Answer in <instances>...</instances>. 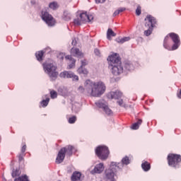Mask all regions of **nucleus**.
Wrapping results in <instances>:
<instances>
[{"instance_id":"obj_24","label":"nucleus","mask_w":181,"mask_h":181,"mask_svg":"<svg viewBox=\"0 0 181 181\" xmlns=\"http://www.w3.org/2000/svg\"><path fill=\"white\" fill-rule=\"evenodd\" d=\"M64 21H71V13L68 11H64V14L62 16Z\"/></svg>"},{"instance_id":"obj_26","label":"nucleus","mask_w":181,"mask_h":181,"mask_svg":"<svg viewBox=\"0 0 181 181\" xmlns=\"http://www.w3.org/2000/svg\"><path fill=\"white\" fill-rule=\"evenodd\" d=\"M131 40V37H124L123 38H116V42H117V43H125V42H129V40Z\"/></svg>"},{"instance_id":"obj_13","label":"nucleus","mask_w":181,"mask_h":181,"mask_svg":"<svg viewBox=\"0 0 181 181\" xmlns=\"http://www.w3.org/2000/svg\"><path fill=\"white\" fill-rule=\"evenodd\" d=\"M59 77H61V78H72L75 81H78V76L71 71H64L61 72Z\"/></svg>"},{"instance_id":"obj_34","label":"nucleus","mask_w":181,"mask_h":181,"mask_svg":"<svg viewBox=\"0 0 181 181\" xmlns=\"http://www.w3.org/2000/svg\"><path fill=\"white\" fill-rule=\"evenodd\" d=\"M12 177H18V176H21V170L16 168L13 170L11 174Z\"/></svg>"},{"instance_id":"obj_17","label":"nucleus","mask_w":181,"mask_h":181,"mask_svg":"<svg viewBox=\"0 0 181 181\" xmlns=\"http://www.w3.org/2000/svg\"><path fill=\"white\" fill-rule=\"evenodd\" d=\"M130 160H129V156H125L122 159L121 163H117V167L119 169H122L124 168V165H129Z\"/></svg>"},{"instance_id":"obj_6","label":"nucleus","mask_w":181,"mask_h":181,"mask_svg":"<svg viewBox=\"0 0 181 181\" xmlns=\"http://www.w3.org/2000/svg\"><path fill=\"white\" fill-rule=\"evenodd\" d=\"M95 153L100 160H107L110 156V149L106 146H99L95 148Z\"/></svg>"},{"instance_id":"obj_35","label":"nucleus","mask_w":181,"mask_h":181,"mask_svg":"<svg viewBox=\"0 0 181 181\" xmlns=\"http://www.w3.org/2000/svg\"><path fill=\"white\" fill-rule=\"evenodd\" d=\"M14 181H29V179H28L27 175H22L18 178H16Z\"/></svg>"},{"instance_id":"obj_46","label":"nucleus","mask_w":181,"mask_h":181,"mask_svg":"<svg viewBox=\"0 0 181 181\" xmlns=\"http://www.w3.org/2000/svg\"><path fill=\"white\" fill-rule=\"evenodd\" d=\"M106 0H95L96 4H104Z\"/></svg>"},{"instance_id":"obj_41","label":"nucleus","mask_w":181,"mask_h":181,"mask_svg":"<svg viewBox=\"0 0 181 181\" xmlns=\"http://www.w3.org/2000/svg\"><path fill=\"white\" fill-rule=\"evenodd\" d=\"M66 54L63 52H60L58 55V59L59 60H64V57H66Z\"/></svg>"},{"instance_id":"obj_38","label":"nucleus","mask_w":181,"mask_h":181,"mask_svg":"<svg viewBox=\"0 0 181 181\" xmlns=\"http://www.w3.org/2000/svg\"><path fill=\"white\" fill-rule=\"evenodd\" d=\"M25 153H21L19 155H18V162H23L24 160V158L25 156Z\"/></svg>"},{"instance_id":"obj_29","label":"nucleus","mask_w":181,"mask_h":181,"mask_svg":"<svg viewBox=\"0 0 181 181\" xmlns=\"http://www.w3.org/2000/svg\"><path fill=\"white\" fill-rule=\"evenodd\" d=\"M142 124V119H139L136 123H134L132 126V129H139V125Z\"/></svg>"},{"instance_id":"obj_4","label":"nucleus","mask_w":181,"mask_h":181,"mask_svg":"<svg viewBox=\"0 0 181 181\" xmlns=\"http://www.w3.org/2000/svg\"><path fill=\"white\" fill-rule=\"evenodd\" d=\"M119 170L117 166V162H111L110 168L105 171V178L107 181H117L115 180V175L117 171Z\"/></svg>"},{"instance_id":"obj_2","label":"nucleus","mask_w":181,"mask_h":181,"mask_svg":"<svg viewBox=\"0 0 181 181\" xmlns=\"http://www.w3.org/2000/svg\"><path fill=\"white\" fill-rule=\"evenodd\" d=\"M76 151V148L71 145L66 146L65 147L62 148L57 156L56 163L60 164L62 163L63 160H64V158H66V155L67 156H71L73 155V152Z\"/></svg>"},{"instance_id":"obj_40","label":"nucleus","mask_w":181,"mask_h":181,"mask_svg":"<svg viewBox=\"0 0 181 181\" xmlns=\"http://www.w3.org/2000/svg\"><path fill=\"white\" fill-rule=\"evenodd\" d=\"M117 103L120 107H124V108H127V105L124 104V100H119L117 101Z\"/></svg>"},{"instance_id":"obj_23","label":"nucleus","mask_w":181,"mask_h":181,"mask_svg":"<svg viewBox=\"0 0 181 181\" xmlns=\"http://www.w3.org/2000/svg\"><path fill=\"white\" fill-rule=\"evenodd\" d=\"M124 69L127 71H131L134 70V69H135V67L134 66V64H132V63L128 62L124 64Z\"/></svg>"},{"instance_id":"obj_45","label":"nucleus","mask_w":181,"mask_h":181,"mask_svg":"<svg viewBox=\"0 0 181 181\" xmlns=\"http://www.w3.org/2000/svg\"><path fill=\"white\" fill-rule=\"evenodd\" d=\"M26 152V144H24L21 148V153H25Z\"/></svg>"},{"instance_id":"obj_25","label":"nucleus","mask_w":181,"mask_h":181,"mask_svg":"<svg viewBox=\"0 0 181 181\" xmlns=\"http://www.w3.org/2000/svg\"><path fill=\"white\" fill-rule=\"evenodd\" d=\"M111 36L115 37L117 36V34L112 31V29L108 28L107 32V37L108 40H111Z\"/></svg>"},{"instance_id":"obj_21","label":"nucleus","mask_w":181,"mask_h":181,"mask_svg":"<svg viewBox=\"0 0 181 181\" xmlns=\"http://www.w3.org/2000/svg\"><path fill=\"white\" fill-rule=\"evenodd\" d=\"M141 168L144 172H148V170H151V163L148 161H144L141 163Z\"/></svg>"},{"instance_id":"obj_49","label":"nucleus","mask_w":181,"mask_h":181,"mask_svg":"<svg viewBox=\"0 0 181 181\" xmlns=\"http://www.w3.org/2000/svg\"><path fill=\"white\" fill-rule=\"evenodd\" d=\"M177 95L178 98H181V89L180 90V92L178 93H177Z\"/></svg>"},{"instance_id":"obj_27","label":"nucleus","mask_w":181,"mask_h":181,"mask_svg":"<svg viewBox=\"0 0 181 181\" xmlns=\"http://www.w3.org/2000/svg\"><path fill=\"white\" fill-rule=\"evenodd\" d=\"M78 73L79 74H84V76H87L88 74V71L84 68V66H80L78 69Z\"/></svg>"},{"instance_id":"obj_42","label":"nucleus","mask_w":181,"mask_h":181,"mask_svg":"<svg viewBox=\"0 0 181 181\" xmlns=\"http://www.w3.org/2000/svg\"><path fill=\"white\" fill-rule=\"evenodd\" d=\"M141 13V6H138L136 9V14L137 15V16H139Z\"/></svg>"},{"instance_id":"obj_36","label":"nucleus","mask_w":181,"mask_h":181,"mask_svg":"<svg viewBox=\"0 0 181 181\" xmlns=\"http://www.w3.org/2000/svg\"><path fill=\"white\" fill-rule=\"evenodd\" d=\"M125 8L122 7V8H119L118 10L115 11L113 13V16H117V15H119V13H121V12H124V11H125Z\"/></svg>"},{"instance_id":"obj_30","label":"nucleus","mask_w":181,"mask_h":181,"mask_svg":"<svg viewBox=\"0 0 181 181\" xmlns=\"http://www.w3.org/2000/svg\"><path fill=\"white\" fill-rule=\"evenodd\" d=\"M168 40H169V35H167L165 37L164 42H163V46L165 49H167V50H172V48H170V47H169V45H168Z\"/></svg>"},{"instance_id":"obj_9","label":"nucleus","mask_w":181,"mask_h":181,"mask_svg":"<svg viewBox=\"0 0 181 181\" xmlns=\"http://www.w3.org/2000/svg\"><path fill=\"white\" fill-rule=\"evenodd\" d=\"M95 105L98 108H102L107 115H112V110L108 107V103L104 100H99L95 103Z\"/></svg>"},{"instance_id":"obj_37","label":"nucleus","mask_w":181,"mask_h":181,"mask_svg":"<svg viewBox=\"0 0 181 181\" xmlns=\"http://www.w3.org/2000/svg\"><path fill=\"white\" fill-rule=\"evenodd\" d=\"M76 121H77V117L73 116L71 117H69L68 122L69 124H74V122H76Z\"/></svg>"},{"instance_id":"obj_47","label":"nucleus","mask_w":181,"mask_h":181,"mask_svg":"<svg viewBox=\"0 0 181 181\" xmlns=\"http://www.w3.org/2000/svg\"><path fill=\"white\" fill-rule=\"evenodd\" d=\"M71 43H72L73 46H76L77 45V40H76V38H74L72 40V42Z\"/></svg>"},{"instance_id":"obj_48","label":"nucleus","mask_w":181,"mask_h":181,"mask_svg":"<svg viewBox=\"0 0 181 181\" xmlns=\"http://www.w3.org/2000/svg\"><path fill=\"white\" fill-rule=\"evenodd\" d=\"M94 52L96 56H100V50L98 49H95Z\"/></svg>"},{"instance_id":"obj_10","label":"nucleus","mask_w":181,"mask_h":181,"mask_svg":"<svg viewBox=\"0 0 181 181\" xmlns=\"http://www.w3.org/2000/svg\"><path fill=\"white\" fill-rule=\"evenodd\" d=\"M110 66L113 76H120V74L124 73V66H122V63L111 65Z\"/></svg>"},{"instance_id":"obj_12","label":"nucleus","mask_w":181,"mask_h":181,"mask_svg":"<svg viewBox=\"0 0 181 181\" xmlns=\"http://www.w3.org/2000/svg\"><path fill=\"white\" fill-rule=\"evenodd\" d=\"M108 62H110V66H114L115 64H121V58L119 57V54L115 53L107 58Z\"/></svg>"},{"instance_id":"obj_14","label":"nucleus","mask_w":181,"mask_h":181,"mask_svg":"<svg viewBox=\"0 0 181 181\" xmlns=\"http://www.w3.org/2000/svg\"><path fill=\"white\" fill-rule=\"evenodd\" d=\"M88 19V14L87 13H81L79 16L74 19V25H77L80 26L82 23H86Z\"/></svg>"},{"instance_id":"obj_5","label":"nucleus","mask_w":181,"mask_h":181,"mask_svg":"<svg viewBox=\"0 0 181 181\" xmlns=\"http://www.w3.org/2000/svg\"><path fill=\"white\" fill-rule=\"evenodd\" d=\"M168 166L177 169L180 168L181 156L180 154L170 153L167 157Z\"/></svg>"},{"instance_id":"obj_28","label":"nucleus","mask_w":181,"mask_h":181,"mask_svg":"<svg viewBox=\"0 0 181 181\" xmlns=\"http://www.w3.org/2000/svg\"><path fill=\"white\" fill-rule=\"evenodd\" d=\"M49 8L53 11H56V9L59 8V4L56 1L51 2L49 4Z\"/></svg>"},{"instance_id":"obj_33","label":"nucleus","mask_w":181,"mask_h":181,"mask_svg":"<svg viewBox=\"0 0 181 181\" xmlns=\"http://www.w3.org/2000/svg\"><path fill=\"white\" fill-rule=\"evenodd\" d=\"M147 30H144V36H151L152 35V32H153V28H151L150 27H146Z\"/></svg>"},{"instance_id":"obj_43","label":"nucleus","mask_w":181,"mask_h":181,"mask_svg":"<svg viewBox=\"0 0 181 181\" xmlns=\"http://www.w3.org/2000/svg\"><path fill=\"white\" fill-rule=\"evenodd\" d=\"M87 64H88V62H87V60L83 59L81 61V66L82 67H84L86 66H87Z\"/></svg>"},{"instance_id":"obj_20","label":"nucleus","mask_w":181,"mask_h":181,"mask_svg":"<svg viewBox=\"0 0 181 181\" xmlns=\"http://www.w3.org/2000/svg\"><path fill=\"white\" fill-rule=\"evenodd\" d=\"M66 60H70L71 63L69 65V69H73L74 66H76V59L74 58L71 57V55H68L65 57Z\"/></svg>"},{"instance_id":"obj_19","label":"nucleus","mask_w":181,"mask_h":181,"mask_svg":"<svg viewBox=\"0 0 181 181\" xmlns=\"http://www.w3.org/2000/svg\"><path fill=\"white\" fill-rule=\"evenodd\" d=\"M35 57L38 62H43V59H45V51L40 50L35 52Z\"/></svg>"},{"instance_id":"obj_3","label":"nucleus","mask_w":181,"mask_h":181,"mask_svg":"<svg viewBox=\"0 0 181 181\" xmlns=\"http://www.w3.org/2000/svg\"><path fill=\"white\" fill-rule=\"evenodd\" d=\"M42 67L45 73H46L52 81H54L59 76V72H57V66L52 63L45 62L42 64Z\"/></svg>"},{"instance_id":"obj_39","label":"nucleus","mask_w":181,"mask_h":181,"mask_svg":"<svg viewBox=\"0 0 181 181\" xmlns=\"http://www.w3.org/2000/svg\"><path fill=\"white\" fill-rule=\"evenodd\" d=\"M50 97L52 99L57 98V92H56L55 90H51Z\"/></svg>"},{"instance_id":"obj_18","label":"nucleus","mask_w":181,"mask_h":181,"mask_svg":"<svg viewBox=\"0 0 181 181\" xmlns=\"http://www.w3.org/2000/svg\"><path fill=\"white\" fill-rule=\"evenodd\" d=\"M71 54L75 57H83V52H81L78 48H71Z\"/></svg>"},{"instance_id":"obj_31","label":"nucleus","mask_w":181,"mask_h":181,"mask_svg":"<svg viewBox=\"0 0 181 181\" xmlns=\"http://www.w3.org/2000/svg\"><path fill=\"white\" fill-rule=\"evenodd\" d=\"M84 86H85V88H83V86H79L78 91L82 94H87V90H86L87 81H85Z\"/></svg>"},{"instance_id":"obj_1","label":"nucleus","mask_w":181,"mask_h":181,"mask_svg":"<svg viewBox=\"0 0 181 181\" xmlns=\"http://www.w3.org/2000/svg\"><path fill=\"white\" fill-rule=\"evenodd\" d=\"M105 85L101 81L93 82L86 80V93L91 97H101L105 93Z\"/></svg>"},{"instance_id":"obj_44","label":"nucleus","mask_w":181,"mask_h":181,"mask_svg":"<svg viewBox=\"0 0 181 181\" xmlns=\"http://www.w3.org/2000/svg\"><path fill=\"white\" fill-rule=\"evenodd\" d=\"M94 19V16L93 15H88L87 22H91Z\"/></svg>"},{"instance_id":"obj_32","label":"nucleus","mask_w":181,"mask_h":181,"mask_svg":"<svg viewBox=\"0 0 181 181\" xmlns=\"http://www.w3.org/2000/svg\"><path fill=\"white\" fill-rule=\"evenodd\" d=\"M49 101H50V98H47L45 100H42L40 102L41 107H42L43 108H45V107H47V105H49Z\"/></svg>"},{"instance_id":"obj_11","label":"nucleus","mask_w":181,"mask_h":181,"mask_svg":"<svg viewBox=\"0 0 181 181\" xmlns=\"http://www.w3.org/2000/svg\"><path fill=\"white\" fill-rule=\"evenodd\" d=\"M168 36L170 37L174 43L171 48V50H176V49H177L180 45V40L179 39V35H177L175 33H171L168 34Z\"/></svg>"},{"instance_id":"obj_7","label":"nucleus","mask_w":181,"mask_h":181,"mask_svg":"<svg viewBox=\"0 0 181 181\" xmlns=\"http://www.w3.org/2000/svg\"><path fill=\"white\" fill-rule=\"evenodd\" d=\"M41 15L42 21H45L48 26H54V25H56V20L49 12L42 11Z\"/></svg>"},{"instance_id":"obj_8","label":"nucleus","mask_w":181,"mask_h":181,"mask_svg":"<svg viewBox=\"0 0 181 181\" xmlns=\"http://www.w3.org/2000/svg\"><path fill=\"white\" fill-rule=\"evenodd\" d=\"M144 21L145 28H151V29H155V28L158 26V20H156V18L151 15H147L144 19Z\"/></svg>"},{"instance_id":"obj_16","label":"nucleus","mask_w":181,"mask_h":181,"mask_svg":"<svg viewBox=\"0 0 181 181\" xmlns=\"http://www.w3.org/2000/svg\"><path fill=\"white\" fill-rule=\"evenodd\" d=\"M104 163H100L95 166L94 169L91 171V173L92 175H95V173H103V172H104Z\"/></svg>"},{"instance_id":"obj_22","label":"nucleus","mask_w":181,"mask_h":181,"mask_svg":"<svg viewBox=\"0 0 181 181\" xmlns=\"http://www.w3.org/2000/svg\"><path fill=\"white\" fill-rule=\"evenodd\" d=\"M80 177H81V173L76 171L73 173L71 176V180L72 181L80 180Z\"/></svg>"},{"instance_id":"obj_15","label":"nucleus","mask_w":181,"mask_h":181,"mask_svg":"<svg viewBox=\"0 0 181 181\" xmlns=\"http://www.w3.org/2000/svg\"><path fill=\"white\" fill-rule=\"evenodd\" d=\"M107 97L109 100H119L122 97V93L119 90L111 91L107 93Z\"/></svg>"}]
</instances>
